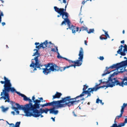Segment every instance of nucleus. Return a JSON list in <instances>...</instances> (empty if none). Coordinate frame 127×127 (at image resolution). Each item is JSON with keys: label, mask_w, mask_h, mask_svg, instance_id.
Masks as SVG:
<instances>
[{"label": "nucleus", "mask_w": 127, "mask_h": 127, "mask_svg": "<svg viewBox=\"0 0 127 127\" xmlns=\"http://www.w3.org/2000/svg\"><path fill=\"white\" fill-rule=\"evenodd\" d=\"M55 47L56 48V52L57 54L59 53L58 52V47L57 46H55Z\"/></svg>", "instance_id": "59"}, {"label": "nucleus", "mask_w": 127, "mask_h": 127, "mask_svg": "<svg viewBox=\"0 0 127 127\" xmlns=\"http://www.w3.org/2000/svg\"><path fill=\"white\" fill-rule=\"evenodd\" d=\"M124 49H127V45L126 44H125L124 46Z\"/></svg>", "instance_id": "61"}, {"label": "nucleus", "mask_w": 127, "mask_h": 127, "mask_svg": "<svg viewBox=\"0 0 127 127\" xmlns=\"http://www.w3.org/2000/svg\"><path fill=\"white\" fill-rule=\"evenodd\" d=\"M54 9L56 12L58 13H60V8H59L57 6H55L54 7Z\"/></svg>", "instance_id": "31"}, {"label": "nucleus", "mask_w": 127, "mask_h": 127, "mask_svg": "<svg viewBox=\"0 0 127 127\" xmlns=\"http://www.w3.org/2000/svg\"><path fill=\"white\" fill-rule=\"evenodd\" d=\"M16 90L15 88L8 90L5 99V102H8L10 103V96L9 95V93L10 92H11L13 94L15 92L16 93Z\"/></svg>", "instance_id": "10"}, {"label": "nucleus", "mask_w": 127, "mask_h": 127, "mask_svg": "<svg viewBox=\"0 0 127 127\" xmlns=\"http://www.w3.org/2000/svg\"><path fill=\"white\" fill-rule=\"evenodd\" d=\"M43 45H44V47H45V48L47 47V45L48 44V41L46 40L45 42L42 43Z\"/></svg>", "instance_id": "38"}, {"label": "nucleus", "mask_w": 127, "mask_h": 127, "mask_svg": "<svg viewBox=\"0 0 127 127\" xmlns=\"http://www.w3.org/2000/svg\"><path fill=\"white\" fill-rule=\"evenodd\" d=\"M126 67H125V66H124L122 67V68H124V69H123V71H119V73H123L124 72H126V71L125 70H126V69H125Z\"/></svg>", "instance_id": "40"}, {"label": "nucleus", "mask_w": 127, "mask_h": 127, "mask_svg": "<svg viewBox=\"0 0 127 127\" xmlns=\"http://www.w3.org/2000/svg\"><path fill=\"white\" fill-rule=\"evenodd\" d=\"M125 124L123 123H119L118 125V127H123L125 126Z\"/></svg>", "instance_id": "39"}, {"label": "nucleus", "mask_w": 127, "mask_h": 127, "mask_svg": "<svg viewBox=\"0 0 127 127\" xmlns=\"http://www.w3.org/2000/svg\"><path fill=\"white\" fill-rule=\"evenodd\" d=\"M64 69V67H59V71H60L61 72L64 70H65Z\"/></svg>", "instance_id": "47"}, {"label": "nucleus", "mask_w": 127, "mask_h": 127, "mask_svg": "<svg viewBox=\"0 0 127 127\" xmlns=\"http://www.w3.org/2000/svg\"><path fill=\"white\" fill-rule=\"evenodd\" d=\"M106 80L107 81L106 83L105 84H106V85H105V87L106 88H105V89H106L108 87H113L110 82L111 81H109V80L107 79H106Z\"/></svg>", "instance_id": "22"}, {"label": "nucleus", "mask_w": 127, "mask_h": 127, "mask_svg": "<svg viewBox=\"0 0 127 127\" xmlns=\"http://www.w3.org/2000/svg\"><path fill=\"white\" fill-rule=\"evenodd\" d=\"M115 76V75L114 73L112 74H110L108 78V80H109L110 81L113 80V77H114Z\"/></svg>", "instance_id": "28"}, {"label": "nucleus", "mask_w": 127, "mask_h": 127, "mask_svg": "<svg viewBox=\"0 0 127 127\" xmlns=\"http://www.w3.org/2000/svg\"><path fill=\"white\" fill-rule=\"evenodd\" d=\"M114 73L115 75H117L118 74H119V71H115V72H114Z\"/></svg>", "instance_id": "60"}, {"label": "nucleus", "mask_w": 127, "mask_h": 127, "mask_svg": "<svg viewBox=\"0 0 127 127\" xmlns=\"http://www.w3.org/2000/svg\"><path fill=\"white\" fill-rule=\"evenodd\" d=\"M110 127H118V125L117 123H114Z\"/></svg>", "instance_id": "50"}, {"label": "nucleus", "mask_w": 127, "mask_h": 127, "mask_svg": "<svg viewBox=\"0 0 127 127\" xmlns=\"http://www.w3.org/2000/svg\"><path fill=\"white\" fill-rule=\"evenodd\" d=\"M82 28H84V29L82 30V31H84L85 30L87 31V32L88 30V28L87 27H85L84 26H83Z\"/></svg>", "instance_id": "48"}, {"label": "nucleus", "mask_w": 127, "mask_h": 127, "mask_svg": "<svg viewBox=\"0 0 127 127\" xmlns=\"http://www.w3.org/2000/svg\"><path fill=\"white\" fill-rule=\"evenodd\" d=\"M124 64V62H121L120 63H117L116 64H113L110 66V67L111 69L116 68V69L114 70V71L116 70H118L119 69L123 67Z\"/></svg>", "instance_id": "9"}, {"label": "nucleus", "mask_w": 127, "mask_h": 127, "mask_svg": "<svg viewBox=\"0 0 127 127\" xmlns=\"http://www.w3.org/2000/svg\"><path fill=\"white\" fill-rule=\"evenodd\" d=\"M43 66V65L42 64ZM45 67V68H43L42 69L43 70V73L45 75H47L49 73V68H48V67L47 64H45L44 65Z\"/></svg>", "instance_id": "17"}, {"label": "nucleus", "mask_w": 127, "mask_h": 127, "mask_svg": "<svg viewBox=\"0 0 127 127\" xmlns=\"http://www.w3.org/2000/svg\"><path fill=\"white\" fill-rule=\"evenodd\" d=\"M113 80L110 81L113 87L118 85L123 87L124 85H127V80L126 76H124L123 78H120L122 80L121 82L117 79V77L113 78Z\"/></svg>", "instance_id": "3"}, {"label": "nucleus", "mask_w": 127, "mask_h": 127, "mask_svg": "<svg viewBox=\"0 0 127 127\" xmlns=\"http://www.w3.org/2000/svg\"><path fill=\"white\" fill-rule=\"evenodd\" d=\"M78 56H79L78 59L76 61H73L66 58H65V60L69 62L70 63H74L75 64H77V66H79L82 64L83 61L84 51L82 47H81L80 48V50L79 51Z\"/></svg>", "instance_id": "2"}, {"label": "nucleus", "mask_w": 127, "mask_h": 127, "mask_svg": "<svg viewBox=\"0 0 127 127\" xmlns=\"http://www.w3.org/2000/svg\"><path fill=\"white\" fill-rule=\"evenodd\" d=\"M72 29H71V30H75V29H76V27L72 25Z\"/></svg>", "instance_id": "56"}, {"label": "nucleus", "mask_w": 127, "mask_h": 127, "mask_svg": "<svg viewBox=\"0 0 127 127\" xmlns=\"http://www.w3.org/2000/svg\"><path fill=\"white\" fill-rule=\"evenodd\" d=\"M125 125V124L127 123V119L126 118L125 119V120L124 121V122H123Z\"/></svg>", "instance_id": "64"}, {"label": "nucleus", "mask_w": 127, "mask_h": 127, "mask_svg": "<svg viewBox=\"0 0 127 127\" xmlns=\"http://www.w3.org/2000/svg\"><path fill=\"white\" fill-rule=\"evenodd\" d=\"M105 87V85H103L102 86H99L98 87L99 89L100 88H104Z\"/></svg>", "instance_id": "63"}, {"label": "nucleus", "mask_w": 127, "mask_h": 127, "mask_svg": "<svg viewBox=\"0 0 127 127\" xmlns=\"http://www.w3.org/2000/svg\"><path fill=\"white\" fill-rule=\"evenodd\" d=\"M52 64V63H48L47 64L48 67H49L50 68V67H51V66Z\"/></svg>", "instance_id": "58"}, {"label": "nucleus", "mask_w": 127, "mask_h": 127, "mask_svg": "<svg viewBox=\"0 0 127 127\" xmlns=\"http://www.w3.org/2000/svg\"><path fill=\"white\" fill-rule=\"evenodd\" d=\"M55 67V71H59V67L57 65V67Z\"/></svg>", "instance_id": "52"}, {"label": "nucleus", "mask_w": 127, "mask_h": 127, "mask_svg": "<svg viewBox=\"0 0 127 127\" xmlns=\"http://www.w3.org/2000/svg\"><path fill=\"white\" fill-rule=\"evenodd\" d=\"M68 102H64V103L62 104V105L63 107H65L66 106H67L69 107H70L71 106H73L74 105V100L72 101H67Z\"/></svg>", "instance_id": "12"}, {"label": "nucleus", "mask_w": 127, "mask_h": 127, "mask_svg": "<svg viewBox=\"0 0 127 127\" xmlns=\"http://www.w3.org/2000/svg\"><path fill=\"white\" fill-rule=\"evenodd\" d=\"M122 49L121 48V49H119L117 51V54H120L121 56H125L126 55V50L123 49V51Z\"/></svg>", "instance_id": "16"}, {"label": "nucleus", "mask_w": 127, "mask_h": 127, "mask_svg": "<svg viewBox=\"0 0 127 127\" xmlns=\"http://www.w3.org/2000/svg\"><path fill=\"white\" fill-rule=\"evenodd\" d=\"M42 114L41 113H39V112L36 111L33 113L31 115V116L29 117L32 116L35 118H37L40 116L41 118H42L43 117V116L42 115Z\"/></svg>", "instance_id": "13"}, {"label": "nucleus", "mask_w": 127, "mask_h": 127, "mask_svg": "<svg viewBox=\"0 0 127 127\" xmlns=\"http://www.w3.org/2000/svg\"><path fill=\"white\" fill-rule=\"evenodd\" d=\"M16 105L17 106V107H16V108L18 110H22L25 113L24 114H20V115L28 117V116L29 115L30 113L28 111H27L25 105H21L17 103L16 104Z\"/></svg>", "instance_id": "7"}, {"label": "nucleus", "mask_w": 127, "mask_h": 127, "mask_svg": "<svg viewBox=\"0 0 127 127\" xmlns=\"http://www.w3.org/2000/svg\"><path fill=\"white\" fill-rule=\"evenodd\" d=\"M110 68H111L110 66L109 67H106L104 71V73L102 75V76H104L107 74H110L111 72L114 71V70H112L110 71H109L108 70Z\"/></svg>", "instance_id": "19"}, {"label": "nucleus", "mask_w": 127, "mask_h": 127, "mask_svg": "<svg viewBox=\"0 0 127 127\" xmlns=\"http://www.w3.org/2000/svg\"><path fill=\"white\" fill-rule=\"evenodd\" d=\"M62 103L60 100L58 102L56 103V104L53 106V107L50 108V114H53L54 115H57L59 113V111L56 109L59 108L63 107L62 105Z\"/></svg>", "instance_id": "6"}, {"label": "nucleus", "mask_w": 127, "mask_h": 127, "mask_svg": "<svg viewBox=\"0 0 127 127\" xmlns=\"http://www.w3.org/2000/svg\"><path fill=\"white\" fill-rule=\"evenodd\" d=\"M126 104V103H124L123 104V105L121 107V109L124 110L125 108L127 107Z\"/></svg>", "instance_id": "43"}, {"label": "nucleus", "mask_w": 127, "mask_h": 127, "mask_svg": "<svg viewBox=\"0 0 127 127\" xmlns=\"http://www.w3.org/2000/svg\"><path fill=\"white\" fill-rule=\"evenodd\" d=\"M41 107V108H40L39 109H37L36 111L42 114L45 113V109H43Z\"/></svg>", "instance_id": "26"}, {"label": "nucleus", "mask_w": 127, "mask_h": 127, "mask_svg": "<svg viewBox=\"0 0 127 127\" xmlns=\"http://www.w3.org/2000/svg\"><path fill=\"white\" fill-rule=\"evenodd\" d=\"M40 99V100H38L37 99V100H36V101L37 102V106L39 107V108H40V107H41V105H42V104H40V103L42 101L43 102V101H42L43 100V98L42 97L38 98Z\"/></svg>", "instance_id": "24"}, {"label": "nucleus", "mask_w": 127, "mask_h": 127, "mask_svg": "<svg viewBox=\"0 0 127 127\" xmlns=\"http://www.w3.org/2000/svg\"><path fill=\"white\" fill-rule=\"evenodd\" d=\"M62 95V94L61 93L57 92L55 95L53 96L52 99H54L56 98H59Z\"/></svg>", "instance_id": "21"}, {"label": "nucleus", "mask_w": 127, "mask_h": 127, "mask_svg": "<svg viewBox=\"0 0 127 127\" xmlns=\"http://www.w3.org/2000/svg\"><path fill=\"white\" fill-rule=\"evenodd\" d=\"M105 35L106 36V37H108L109 38H110V37L109 35L108 34V32H105Z\"/></svg>", "instance_id": "51"}, {"label": "nucleus", "mask_w": 127, "mask_h": 127, "mask_svg": "<svg viewBox=\"0 0 127 127\" xmlns=\"http://www.w3.org/2000/svg\"><path fill=\"white\" fill-rule=\"evenodd\" d=\"M8 91L6 90H2V92H1L0 95V96H1L0 97V100L3 99L4 100H5Z\"/></svg>", "instance_id": "15"}, {"label": "nucleus", "mask_w": 127, "mask_h": 127, "mask_svg": "<svg viewBox=\"0 0 127 127\" xmlns=\"http://www.w3.org/2000/svg\"><path fill=\"white\" fill-rule=\"evenodd\" d=\"M45 109V113L47 114L48 113V111H49V113H50V109H49L47 108H46Z\"/></svg>", "instance_id": "42"}, {"label": "nucleus", "mask_w": 127, "mask_h": 127, "mask_svg": "<svg viewBox=\"0 0 127 127\" xmlns=\"http://www.w3.org/2000/svg\"><path fill=\"white\" fill-rule=\"evenodd\" d=\"M91 93H92V92L88 89L86 91V94H87V95L86 98L88 97V96H91Z\"/></svg>", "instance_id": "33"}, {"label": "nucleus", "mask_w": 127, "mask_h": 127, "mask_svg": "<svg viewBox=\"0 0 127 127\" xmlns=\"http://www.w3.org/2000/svg\"><path fill=\"white\" fill-rule=\"evenodd\" d=\"M124 110L121 109V113L120 114V115L122 117V115L123 114V113L124 112Z\"/></svg>", "instance_id": "54"}, {"label": "nucleus", "mask_w": 127, "mask_h": 127, "mask_svg": "<svg viewBox=\"0 0 127 127\" xmlns=\"http://www.w3.org/2000/svg\"><path fill=\"white\" fill-rule=\"evenodd\" d=\"M95 31L94 29H90L89 31H88L87 32L89 34H90L91 33H93Z\"/></svg>", "instance_id": "36"}, {"label": "nucleus", "mask_w": 127, "mask_h": 127, "mask_svg": "<svg viewBox=\"0 0 127 127\" xmlns=\"http://www.w3.org/2000/svg\"><path fill=\"white\" fill-rule=\"evenodd\" d=\"M88 87V86H86V85H84V87L83 89V90H84V89L85 90V91H86V89Z\"/></svg>", "instance_id": "53"}, {"label": "nucleus", "mask_w": 127, "mask_h": 127, "mask_svg": "<svg viewBox=\"0 0 127 127\" xmlns=\"http://www.w3.org/2000/svg\"><path fill=\"white\" fill-rule=\"evenodd\" d=\"M98 58L101 61L103 60L104 59V57L103 56H100Z\"/></svg>", "instance_id": "57"}, {"label": "nucleus", "mask_w": 127, "mask_h": 127, "mask_svg": "<svg viewBox=\"0 0 127 127\" xmlns=\"http://www.w3.org/2000/svg\"><path fill=\"white\" fill-rule=\"evenodd\" d=\"M57 67V65L54 63H52L50 68H49V73H50L51 71H55V67Z\"/></svg>", "instance_id": "23"}, {"label": "nucleus", "mask_w": 127, "mask_h": 127, "mask_svg": "<svg viewBox=\"0 0 127 127\" xmlns=\"http://www.w3.org/2000/svg\"><path fill=\"white\" fill-rule=\"evenodd\" d=\"M13 110H14V111L16 112V115L19 114V111L18 110V109L15 108Z\"/></svg>", "instance_id": "45"}, {"label": "nucleus", "mask_w": 127, "mask_h": 127, "mask_svg": "<svg viewBox=\"0 0 127 127\" xmlns=\"http://www.w3.org/2000/svg\"><path fill=\"white\" fill-rule=\"evenodd\" d=\"M39 45L40 46V48H42L43 49L45 48V47H44L42 43H41V44H39Z\"/></svg>", "instance_id": "49"}, {"label": "nucleus", "mask_w": 127, "mask_h": 127, "mask_svg": "<svg viewBox=\"0 0 127 127\" xmlns=\"http://www.w3.org/2000/svg\"><path fill=\"white\" fill-rule=\"evenodd\" d=\"M86 91H85V90L84 89V90H83V92L80 95L81 96L83 97L84 96L85 94H86Z\"/></svg>", "instance_id": "37"}, {"label": "nucleus", "mask_w": 127, "mask_h": 127, "mask_svg": "<svg viewBox=\"0 0 127 127\" xmlns=\"http://www.w3.org/2000/svg\"><path fill=\"white\" fill-rule=\"evenodd\" d=\"M57 58L58 59H60L61 58H63L65 60V58H65L63 57H62V56H61L60 55L59 53L58 54V55L57 56Z\"/></svg>", "instance_id": "41"}, {"label": "nucleus", "mask_w": 127, "mask_h": 127, "mask_svg": "<svg viewBox=\"0 0 127 127\" xmlns=\"http://www.w3.org/2000/svg\"><path fill=\"white\" fill-rule=\"evenodd\" d=\"M74 100V98H71V97L70 96H67L64 98H63L62 99L60 100L62 103H64L66 102L67 101H70L71 100Z\"/></svg>", "instance_id": "14"}, {"label": "nucleus", "mask_w": 127, "mask_h": 127, "mask_svg": "<svg viewBox=\"0 0 127 127\" xmlns=\"http://www.w3.org/2000/svg\"><path fill=\"white\" fill-rule=\"evenodd\" d=\"M17 103H16L15 102L11 101L10 103V104H11L12 105L11 108L12 109H13L16 108V107L14 106L15 105H16V104Z\"/></svg>", "instance_id": "27"}, {"label": "nucleus", "mask_w": 127, "mask_h": 127, "mask_svg": "<svg viewBox=\"0 0 127 127\" xmlns=\"http://www.w3.org/2000/svg\"><path fill=\"white\" fill-rule=\"evenodd\" d=\"M4 81H1L0 83L2 84H4L3 88L2 90L8 91L15 88L14 87H12V84L10 82V80L9 79L5 76L4 77Z\"/></svg>", "instance_id": "4"}, {"label": "nucleus", "mask_w": 127, "mask_h": 127, "mask_svg": "<svg viewBox=\"0 0 127 127\" xmlns=\"http://www.w3.org/2000/svg\"><path fill=\"white\" fill-rule=\"evenodd\" d=\"M20 122H18L16 123L15 125L13 124H11V125H12L13 127H20Z\"/></svg>", "instance_id": "29"}, {"label": "nucleus", "mask_w": 127, "mask_h": 127, "mask_svg": "<svg viewBox=\"0 0 127 127\" xmlns=\"http://www.w3.org/2000/svg\"><path fill=\"white\" fill-rule=\"evenodd\" d=\"M4 15L2 11L0 10V23L1 21L2 17L4 16Z\"/></svg>", "instance_id": "34"}, {"label": "nucleus", "mask_w": 127, "mask_h": 127, "mask_svg": "<svg viewBox=\"0 0 127 127\" xmlns=\"http://www.w3.org/2000/svg\"><path fill=\"white\" fill-rule=\"evenodd\" d=\"M88 89L92 92V94L93 93V92H96L99 89L98 87H95L93 88H89Z\"/></svg>", "instance_id": "25"}, {"label": "nucleus", "mask_w": 127, "mask_h": 127, "mask_svg": "<svg viewBox=\"0 0 127 127\" xmlns=\"http://www.w3.org/2000/svg\"><path fill=\"white\" fill-rule=\"evenodd\" d=\"M100 100L99 99L98 97V98L96 99V103H98L99 102H100Z\"/></svg>", "instance_id": "55"}, {"label": "nucleus", "mask_w": 127, "mask_h": 127, "mask_svg": "<svg viewBox=\"0 0 127 127\" xmlns=\"http://www.w3.org/2000/svg\"><path fill=\"white\" fill-rule=\"evenodd\" d=\"M68 17H67L65 18V19L64 20L62 21L61 24V26H62L64 25H66V23H67L68 26V28H67V30L68 29H69L70 30L72 29V25L71 26V23L69 20L68 18Z\"/></svg>", "instance_id": "8"}, {"label": "nucleus", "mask_w": 127, "mask_h": 127, "mask_svg": "<svg viewBox=\"0 0 127 127\" xmlns=\"http://www.w3.org/2000/svg\"><path fill=\"white\" fill-rule=\"evenodd\" d=\"M27 111L30 113L28 116V117L31 116V115L37 109H39V107L37 106V104L34 105V104H33L32 102L29 103L25 105Z\"/></svg>", "instance_id": "5"}, {"label": "nucleus", "mask_w": 127, "mask_h": 127, "mask_svg": "<svg viewBox=\"0 0 127 127\" xmlns=\"http://www.w3.org/2000/svg\"><path fill=\"white\" fill-rule=\"evenodd\" d=\"M58 14H59V15H58L57 16V17H60V16H62V18L64 19V20L65 19V17L64 16H63V14H62V15H60V13H58Z\"/></svg>", "instance_id": "44"}, {"label": "nucleus", "mask_w": 127, "mask_h": 127, "mask_svg": "<svg viewBox=\"0 0 127 127\" xmlns=\"http://www.w3.org/2000/svg\"><path fill=\"white\" fill-rule=\"evenodd\" d=\"M60 15L63 14V16H64L65 18L68 17L69 16V14L67 12H65L64 11V9L63 8H60Z\"/></svg>", "instance_id": "20"}, {"label": "nucleus", "mask_w": 127, "mask_h": 127, "mask_svg": "<svg viewBox=\"0 0 127 127\" xmlns=\"http://www.w3.org/2000/svg\"><path fill=\"white\" fill-rule=\"evenodd\" d=\"M36 56L34 57V59L32 60L31 64L30 65V67H31V73L34 72L33 71L36 70L37 68H38L39 70L41 69V67L43 66L42 64H41L40 61L38 60V58L40 56V55L38 51L35 52L32 55L33 56Z\"/></svg>", "instance_id": "1"}, {"label": "nucleus", "mask_w": 127, "mask_h": 127, "mask_svg": "<svg viewBox=\"0 0 127 127\" xmlns=\"http://www.w3.org/2000/svg\"><path fill=\"white\" fill-rule=\"evenodd\" d=\"M124 59H126V60L121 62H124V65H123V67L124 66H125V67H127V58L126 57H124Z\"/></svg>", "instance_id": "32"}, {"label": "nucleus", "mask_w": 127, "mask_h": 127, "mask_svg": "<svg viewBox=\"0 0 127 127\" xmlns=\"http://www.w3.org/2000/svg\"><path fill=\"white\" fill-rule=\"evenodd\" d=\"M0 108H1L2 111L3 112H5L6 111H7L9 109L8 107L5 108L3 106H2L1 107H0Z\"/></svg>", "instance_id": "30"}, {"label": "nucleus", "mask_w": 127, "mask_h": 127, "mask_svg": "<svg viewBox=\"0 0 127 127\" xmlns=\"http://www.w3.org/2000/svg\"><path fill=\"white\" fill-rule=\"evenodd\" d=\"M74 104H77L80 101V100H74Z\"/></svg>", "instance_id": "46"}, {"label": "nucleus", "mask_w": 127, "mask_h": 127, "mask_svg": "<svg viewBox=\"0 0 127 127\" xmlns=\"http://www.w3.org/2000/svg\"><path fill=\"white\" fill-rule=\"evenodd\" d=\"M35 97L34 96H33L32 97V100H33V102L34 103V105L36 104H37V102H36V100H37V99H36L35 100Z\"/></svg>", "instance_id": "35"}, {"label": "nucleus", "mask_w": 127, "mask_h": 127, "mask_svg": "<svg viewBox=\"0 0 127 127\" xmlns=\"http://www.w3.org/2000/svg\"><path fill=\"white\" fill-rule=\"evenodd\" d=\"M59 101H60V100L57 101H53L50 102H47L44 104L41 105V108H43L44 107H46L48 106H52L53 107L55 104H56V103L58 102Z\"/></svg>", "instance_id": "11"}, {"label": "nucleus", "mask_w": 127, "mask_h": 127, "mask_svg": "<svg viewBox=\"0 0 127 127\" xmlns=\"http://www.w3.org/2000/svg\"><path fill=\"white\" fill-rule=\"evenodd\" d=\"M122 117L120 115H119V116H117L116 117V118H115V119H119L120 118H121V117Z\"/></svg>", "instance_id": "62"}, {"label": "nucleus", "mask_w": 127, "mask_h": 127, "mask_svg": "<svg viewBox=\"0 0 127 127\" xmlns=\"http://www.w3.org/2000/svg\"><path fill=\"white\" fill-rule=\"evenodd\" d=\"M16 93L20 96L23 98V100L25 101H28L29 98L27 97L24 94L20 93V92L16 91Z\"/></svg>", "instance_id": "18"}]
</instances>
